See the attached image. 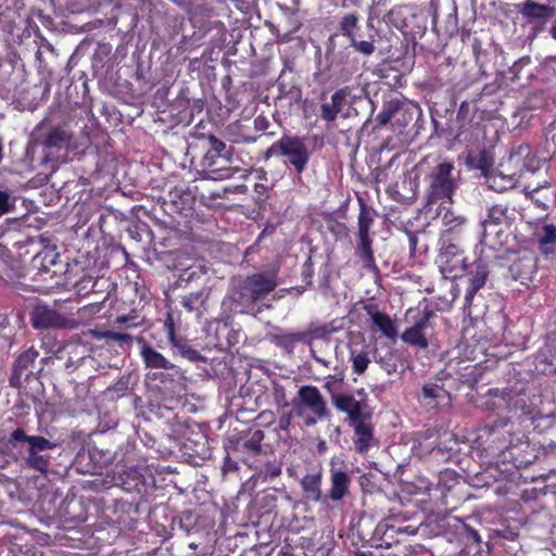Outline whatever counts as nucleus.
Instances as JSON below:
<instances>
[{"label":"nucleus","instance_id":"6","mask_svg":"<svg viewBox=\"0 0 556 556\" xmlns=\"http://www.w3.org/2000/svg\"><path fill=\"white\" fill-rule=\"evenodd\" d=\"M339 30L342 36L350 40L351 46L359 53L370 55L375 52L374 36L368 39H361L359 16L356 13H348L342 16L339 23Z\"/></svg>","mask_w":556,"mask_h":556},{"label":"nucleus","instance_id":"8","mask_svg":"<svg viewBox=\"0 0 556 556\" xmlns=\"http://www.w3.org/2000/svg\"><path fill=\"white\" fill-rule=\"evenodd\" d=\"M331 486L328 496L333 502L344 498L350 489L351 476L348 463L340 456H332L329 460Z\"/></svg>","mask_w":556,"mask_h":556},{"label":"nucleus","instance_id":"45","mask_svg":"<svg viewBox=\"0 0 556 556\" xmlns=\"http://www.w3.org/2000/svg\"><path fill=\"white\" fill-rule=\"evenodd\" d=\"M255 437L257 438V440H261L263 434L261 431H257V432H255Z\"/></svg>","mask_w":556,"mask_h":556},{"label":"nucleus","instance_id":"30","mask_svg":"<svg viewBox=\"0 0 556 556\" xmlns=\"http://www.w3.org/2000/svg\"><path fill=\"white\" fill-rule=\"evenodd\" d=\"M545 102L544 93L542 91H534L525 101V108L535 110L542 106Z\"/></svg>","mask_w":556,"mask_h":556},{"label":"nucleus","instance_id":"49","mask_svg":"<svg viewBox=\"0 0 556 556\" xmlns=\"http://www.w3.org/2000/svg\"><path fill=\"white\" fill-rule=\"evenodd\" d=\"M495 431L489 428V434H493Z\"/></svg>","mask_w":556,"mask_h":556},{"label":"nucleus","instance_id":"32","mask_svg":"<svg viewBox=\"0 0 556 556\" xmlns=\"http://www.w3.org/2000/svg\"><path fill=\"white\" fill-rule=\"evenodd\" d=\"M395 104L390 102L383 110L378 114V121L381 125H386L390 122L394 114Z\"/></svg>","mask_w":556,"mask_h":556},{"label":"nucleus","instance_id":"34","mask_svg":"<svg viewBox=\"0 0 556 556\" xmlns=\"http://www.w3.org/2000/svg\"><path fill=\"white\" fill-rule=\"evenodd\" d=\"M504 211L493 206L489 208V227L491 224L497 225V222L504 216Z\"/></svg>","mask_w":556,"mask_h":556},{"label":"nucleus","instance_id":"37","mask_svg":"<svg viewBox=\"0 0 556 556\" xmlns=\"http://www.w3.org/2000/svg\"><path fill=\"white\" fill-rule=\"evenodd\" d=\"M210 142L212 150H214L218 154H220L226 148V144L215 137H210Z\"/></svg>","mask_w":556,"mask_h":556},{"label":"nucleus","instance_id":"7","mask_svg":"<svg viewBox=\"0 0 556 556\" xmlns=\"http://www.w3.org/2000/svg\"><path fill=\"white\" fill-rule=\"evenodd\" d=\"M359 396L361 399H356L352 394H338L332 397L334 407L348 415L350 426L371 417L366 395L359 392Z\"/></svg>","mask_w":556,"mask_h":556},{"label":"nucleus","instance_id":"21","mask_svg":"<svg viewBox=\"0 0 556 556\" xmlns=\"http://www.w3.org/2000/svg\"><path fill=\"white\" fill-rule=\"evenodd\" d=\"M465 164L469 169H479L481 175L486 177V150L484 146L469 148Z\"/></svg>","mask_w":556,"mask_h":556},{"label":"nucleus","instance_id":"11","mask_svg":"<svg viewBox=\"0 0 556 556\" xmlns=\"http://www.w3.org/2000/svg\"><path fill=\"white\" fill-rule=\"evenodd\" d=\"M432 316V312L425 311L420 318L402 333V340L420 349L428 348V330L431 329L430 319Z\"/></svg>","mask_w":556,"mask_h":556},{"label":"nucleus","instance_id":"41","mask_svg":"<svg viewBox=\"0 0 556 556\" xmlns=\"http://www.w3.org/2000/svg\"><path fill=\"white\" fill-rule=\"evenodd\" d=\"M245 446H247L248 448L252 450V451H253V452H255V453L260 452V450H261V447H260V445H258V444H256V443H252V442H247V443H245Z\"/></svg>","mask_w":556,"mask_h":556},{"label":"nucleus","instance_id":"33","mask_svg":"<svg viewBox=\"0 0 556 556\" xmlns=\"http://www.w3.org/2000/svg\"><path fill=\"white\" fill-rule=\"evenodd\" d=\"M323 344L330 345V343L328 341H315L311 344V352H312L314 358L316 359V362L320 363L325 367H329L330 362L316 354L318 346L323 345Z\"/></svg>","mask_w":556,"mask_h":556},{"label":"nucleus","instance_id":"15","mask_svg":"<svg viewBox=\"0 0 556 556\" xmlns=\"http://www.w3.org/2000/svg\"><path fill=\"white\" fill-rule=\"evenodd\" d=\"M523 60L515 61L506 71L497 72L492 84H489V94L505 90L511 83L518 79Z\"/></svg>","mask_w":556,"mask_h":556},{"label":"nucleus","instance_id":"31","mask_svg":"<svg viewBox=\"0 0 556 556\" xmlns=\"http://www.w3.org/2000/svg\"><path fill=\"white\" fill-rule=\"evenodd\" d=\"M484 280H485L484 275H479V276L470 279L469 286L467 288V293H466L467 301H470L472 299V296L476 294V292L483 287Z\"/></svg>","mask_w":556,"mask_h":556},{"label":"nucleus","instance_id":"2","mask_svg":"<svg viewBox=\"0 0 556 556\" xmlns=\"http://www.w3.org/2000/svg\"><path fill=\"white\" fill-rule=\"evenodd\" d=\"M270 156L285 157L301 174L309 161V150L303 138L283 135L267 149L266 157Z\"/></svg>","mask_w":556,"mask_h":556},{"label":"nucleus","instance_id":"29","mask_svg":"<svg viewBox=\"0 0 556 556\" xmlns=\"http://www.w3.org/2000/svg\"><path fill=\"white\" fill-rule=\"evenodd\" d=\"M26 463L28 466L39 471H45L47 467V459L43 456L37 454L35 451L28 452Z\"/></svg>","mask_w":556,"mask_h":556},{"label":"nucleus","instance_id":"35","mask_svg":"<svg viewBox=\"0 0 556 556\" xmlns=\"http://www.w3.org/2000/svg\"><path fill=\"white\" fill-rule=\"evenodd\" d=\"M441 389L437 386H426L422 389V394L429 399H435L439 396Z\"/></svg>","mask_w":556,"mask_h":556},{"label":"nucleus","instance_id":"20","mask_svg":"<svg viewBox=\"0 0 556 556\" xmlns=\"http://www.w3.org/2000/svg\"><path fill=\"white\" fill-rule=\"evenodd\" d=\"M349 93L350 91L348 88L336 91L331 96V102L324 103L321 105V117L328 122L334 121L337 115L341 112L343 103Z\"/></svg>","mask_w":556,"mask_h":556},{"label":"nucleus","instance_id":"28","mask_svg":"<svg viewBox=\"0 0 556 556\" xmlns=\"http://www.w3.org/2000/svg\"><path fill=\"white\" fill-rule=\"evenodd\" d=\"M27 442L30 445L29 451H35V452L50 450L54 446L53 443H51L43 437H38V435H30L29 438H27Z\"/></svg>","mask_w":556,"mask_h":556},{"label":"nucleus","instance_id":"38","mask_svg":"<svg viewBox=\"0 0 556 556\" xmlns=\"http://www.w3.org/2000/svg\"><path fill=\"white\" fill-rule=\"evenodd\" d=\"M30 435H27L25 434V432L21 429H16L12 432L11 434V440L12 441H26L27 442V438H29Z\"/></svg>","mask_w":556,"mask_h":556},{"label":"nucleus","instance_id":"23","mask_svg":"<svg viewBox=\"0 0 556 556\" xmlns=\"http://www.w3.org/2000/svg\"><path fill=\"white\" fill-rule=\"evenodd\" d=\"M306 497L313 502L321 500V473L306 475L301 481Z\"/></svg>","mask_w":556,"mask_h":556},{"label":"nucleus","instance_id":"5","mask_svg":"<svg viewBox=\"0 0 556 556\" xmlns=\"http://www.w3.org/2000/svg\"><path fill=\"white\" fill-rule=\"evenodd\" d=\"M453 170V163L442 162L429 174L428 180L431 202L439 198H447L451 201L452 194L456 189V180L452 176Z\"/></svg>","mask_w":556,"mask_h":556},{"label":"nucleus","instance_id":"10","mask_svg":"<svg viewBox=\"0 0 556 556\" xmlns=\"http://www.w3.org/2000/svg\"><path fill=\"white\" fill-rule=\"evenodd\" d=\"M506 402L509 410L519 413V418L523 420L535 421L543 417V414L538 407L540 399L535 395L530 396L525 391L515 395L507 394Z\"/></svg>","mask_w":556,"mask_h":556},{"label":"nucleus","instance_id":"9","mask_svg":"<svg viewBox=\"0 0 556 556\" xmlns=\"http://www.w3.org/2000/svg\"><path fill=\"white\" fill-rule=\"evenodd\" d=\"M374 223V213L364 204L361 206L358 215V244L357 253L364 262L365 267L372 268L375 266L374 253L371 249V240L369 238V230Z\"/></svg>","mask_w":556,"mask_h":556},{"label":"nucleus","instance_id":"26","mask_svg":"<svg viewBox=\"0 0 556 556\" xmlns=\"http://www.w3.org/2000/svg\"><path fill=\"white\" fill-rule=\"evenodd\" d=\"M207 298V294L204 291L190 293L188 296L184 298L182 305L189 311L192 312L202 305Z\"/></svg>","mask_w":556,"mask_h":556},{"label":"nucleus","instance_id":"1","mask_svg":"<svg viewBox=\"0 0 556 556\" xmlns=\"http://www.w3.org/2000/svg\"><path fill=\"white\" fill-rule=\"evenodd\" d=\"M492 268L500 276L513 281L528 285L536 273V258L530 254L519 255L507 251L505 255L496 256Z\"/></svg>","mask_w":556,"mask_h":556},{"label":"nucleus","instance_id":"12","mask_svg":"<svg viewBox=\"0 0 556 556\" xmlns=\"http://www.w3.org/2000/svg\"><path fill=\"white\" fill-rule=\"evenodd\" d=\"M74 321L66 318L55 309L46 305H39L33 313V326L35 328H68L74 327Z\"/></svg>","mask_w":556,"mask_h":556},{"label":"nucleus","instance_id":"3","mask_svg":"<svg viewBox=\"0 0 556 556\" xmlns=\"http://www.w3.org/2000/svg\"><path fill=\"white\" fill-rule=\"evenodd\" d=\"M298 403L295 404L296 415L304 417L305 410L312 415L304 418L308 427L316 425L318 419L327 417V404L320 391L313 386H302L298 391Z\"/></svg>","mask_w":556,"mask_h":556},{"label":"nucleus","instance_id":"40","mask_svg":"<svg viewBox=\"0 0 556 556\" xmlns=\"http://www.w3.org/2000/svg\"><path fill=\"white\" fill-rule=\"evenodd\" d=\"M517 448L516 445H513L511 442H509V445L506 446V450L509 452V456L513 458L514 463L516 464L518 462L517 455L514 453V450Z\"/></svg>","mask_w":556,"mask_h":556},{"label":"nucleus","instance_id":"27","mask_svg":"<svg viewBox=\"0 0 556 556\" xmlns=\"http://www.w3.org/2000/svg\"><path fill=\"white\" fill-rule=\"evenodd\" d=\"M15 207V198L11 192L0 189V216L12 212Z\"/></svg>","mask_w":556,"mask_h":556},{"label":"nucleus","instance_id":"46","mask_svg":"<svg viewBox=\"0 0 556 556\" xmlns=\"http://www.w3.org/2000/svg\"><path fill=\"white\" fill-rule=\"evenodd\" d=\"M473 539H475L476 541H479V540H480V536L478 535V533H477V532H475V533H473Z\"/></svg>","mask_w":556,"mask_h":556},{"label":"nucleus","instance_id":"43","mask_svg":"<svg viewBox=\"0 0 556 556\" xmlns=\"http://www.w3.org/2000/svg\"><path fill=\"white\" fill-rule=\"evenodd\" d=\"M325 388H327L328 390H331V388H332V381H331V380H328V381L325 383Z\"/></svg>","mask_w":556,"mask_h":556},{"label":"nucleus","instance_id":"16","mask_svg":"<svg viewBox=\"0 0 556 556\" xmlns=\"http://www.w3.org/2000/svg\"><path fill=\"white\" fill-rule=\"evenodd\" d=\"M351 426L354 429L353 443L355 450L361 454L367 453L369 448L376 444L371 426L366 421H361Z\"/></svg>","mask_w":556,"mask_h":556},{"label":"nucleus","instance_id":"4","mask_svg":"<svg viewBox=\"0 0 556 556\" xmlns=\"http://www.w3.org/2000/svg\"><path fill=\"white\" fill-rule=\"evenodd\" d=\"M277 286L275 273L248 276L239 287V302L247 306L265 298Z\"/></svg>","mask_w":556,"mask_h":556},{"label":"nucleus","instance_id":"36","mask_svg":"<svg viewBox=\"0 0 556 556\" xmlns=\"http://www.w3.org/2000/svg\"><path fill=\"white\" fill-rule=\"evenodd\" d=\"M105 337L117 342H128L131 340V336L128 333L108 332Z\"/></svg>","mask_w":556,"mask_h":556},{"label":"nucleus","instance_id":"17","mask_svg":"<svg viewBox=\"0 0 556 556\" xmlns=\"http://www.w3.org/2000/svg\"><path fill=\"white\" fill-rule=\"evenodd\" d=\"M539 250L545 256H549L556 252V226L545 224L534 233Z\"/></svg>","mask_w":556,"mask_h":556},{"label":"nucleus","instance_id":"47","mask_svg":"<svg viewBox=\"0 0 556 556\" xmlns=\"http://www.w3.org/2000/svg\"><path fill=\"white\" fill-rule=\"evenodd\" d=\"M493 119H495V116H494V115H491V114L489 113V122H490V121H493Z\"/></svg>","mask_w":556,"mask_h":556},{"label":"nucleus","instance_id":"25","mask_svg":"<svg viewBox=\"0 0 556 556\" xmlns=\"http://www.w3.org/2000/svg\"><path fill=\"white\" fill-rule=\"evenodd\" d=\"M71 139V136L68 132L62 128H54L50 131V134L47 137V144L51 147H56L63 143L68 142Z\"/></svg>","mask_w":556,"mask_h":556},{"label":"nucleus","instance_id":"13","mask_svg":"<svg viewBox=\"0 0 556 556\" xmlns=\"http://www.w3.org/2000/svg\"><path fill=\"white\" fill-rule=\"evenodd\" d=\"M438 264L445 278H456L464 270V258L454 244L441 249Z\"/></svg>","mask_w":556,"mask_h":556},{"label":"nucleus","instance_id":"22","mask_svg":"<svg viewBox=\"0 0 556 556\" xmlns=\"http://www.w3.org/2000/svg\"><path fill=\"white\" fill-rule=\"evenodd\" d=\"M371 321L374 325L389 339H395L397 336V329L395 323L392 320L390 316L384 313L374 311L369 312Z\"/></svg>","mask_w":556,"mask_h":556},{"label":"nucleus","instance_id":"19","mask_svg":"<svg viewBox=\"0 0 556 556\" xmlns=\"http://www.w3.org/2000/svg\"><path fill=\"white\" fill-rule=\"evenodd\" d=\"M522 160L521 172H530L535 173L541 168V160L536 157L535 154L532 153L529 144H521L518 147V150L510 154V162L518 164L519 161Z\"/></svg>","mask_w":556,"mask_h":556},{"label":"nucleus","instance_id":"24","mask_svg":"<svg viewBox=\"0 0 556 556\" xmlns=\"http://www.w3.org/2000/svg\"><path fill=\"white\" fill-rule=\"evenodd\" d=\"M521 13L531 21L543 23L544 20L549 16V9L546 5L528 1L523 3Z\"/></svg>","mask_w":556,"mask_h":556},{"label":"nucleus","instance_id":"39","mask_svg":"<svg viewBox=\"0 0 556 556\" xmlns=\"http://www.w3.org/2000/svg\"><path fill=\"white\" fill-rule=\"evenodd\" d=\"M290 419H291V416L290 415H285V416H281L280 417V420H279V426L282 430H286L289 425H290Z\"/></svg>","mask_w":556,"mask_h":556},{"label":"nucleus","instance_id":"14","mask_svg":"<svg viewBox=\"0 0 556 556\" xmlns=\"http://www.w3.org/2000/svg\"><path fill=\"white\" fill-rule=\"evenodd\" d=\"M361 337H352L349 343L350 361L352 362L353 371L363 375L370 362L367 346L363 342H358Z\"/></svg>","mask_w":556,"mask_h":556},{"label":"nucleus","instance_id":"18","mask_svg":"<svg viewBox=\"0 0 556 556\" xmlns=\"http://www.w3.org/2000/svg\"><path fill=\"white\" fill-rule=\"evenodd\" d=\"M140 346V355L148 368L154 369H170L172 363L165 358L161 353L155 351L151 345L144 342L142 339H138Z\"/></svg>","mask_w":556,"mask_h":556},{"label":"nucleus","instance_id":"48","mask_svg":"<svg viewBox=\"0 0 556 556\" xmlns=\"http://www.w3.org/2000/svg\"><path fill=\"white\" fill-rule=\"evenodd\" d=\"M496 236H500L502 233V230H495L494 232Z\"/></svg>","mask_w":556,"mask_h":556},{"label":"nucleus","instance_id":"42","mask_svg":"<svg viewBox=\"0 0 556 556\" xmlns=\"http://www.w3.org/2000/svg\"><path fill=\"white\" fill-rule=\"evenodd\" d=\"M491 167H492V163L489 161V169H491ZM488 178H489V188H493V186L490 182L491 179H494L493 173L491 170H489Z\"/></svg>","mask_w":556,"mask_h":556},{"label":"nucleus","instance_id":"44","mask_svg":"<svg viewBox=\"0 0 556 556\" xmlns=\"http://www.w3.org/2000/svg\"><path fill=\"white\" fill-rule=\"evenodd\" d=\"M366 26H367V28H372L374 27L371 20L367 21Z\"/></svg>","mask_w":556,"mask_h":556}]
</instances>
